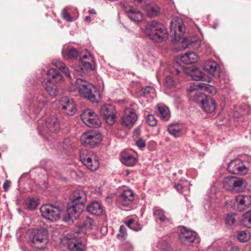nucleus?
<instances>
[{"instance_id":"f257e3e1","label":"nucleus","mask_w":251,"mask_h":251,"mask_svg":"<svg viewBox=\"0 0 251 251\" xmlns=\"http://www.w3.org/2000/svg\"><path fill=\"white\" fill-rule=\"evenodd\" d=\"M146 33L151 39L158 43L167 39L168 37V32L165 27L155 21L147 24Z\"/></svg>"},{"instance_id":"f03ea898","label":"nucleus","mask_w":251,"mask_h":251,"mask_svg":"<svg viewBox=\"0 0 251 251\" xmlns=\"http://www.w3.org/2000/svg\"><path fill=\"white\" fill-rule=\"evenodd\" d=\"M76 84L81 95L92 102L98 103L99 102L100 92L95 86L79 78L76 79Z\"/></svg>"},{"instance_id":"7ed1b4c3","label":"nucleus","mask_w":251,"mask_h":251,"mask_svg":"<svg viewBox=\"0 0 251 251\" xmlns=\"http://www.w3.org/2000/svg\"><path fill=\"white\" fill-rule=\"evenodd\" d=\"M29 239L33 247L44 249L48 243V232L44 228L32 229L30 231Z\"/></svg>"},{"instance_id":"20e7f679","label":"nucleus","mask_w":251,"mask_h":251,"mask_svg":"<svg viewBox=\"0 0 251 251\" xmlns=\"http://www.w3.org/2000/svg\"><path fill=\"white\" fill-rule=\"evenodd\" d=\"M175 71L180 76H182L183 74H186L191 76L192 79L197 81H203L210 82L212 80L210 77L198 68L187 67L180 65L179 68H176Z\"/></svg>"},{"instance_id":"39448f33","label":"nucleus","mask_w":251,"mask_h":251,"mask_svg":"<svg viewBox=\"0 0 251 251\" xmlns=\"http://www.w3.org/2000/svg\"><path fill=\"white\" fill-rule=\"evenodd\" d=\"M224 188L232 192H242L246 189L247 183L245 179L234 176L225 177L223 180Z\"/></svg>"},{"instance_id":"423d86ee","label":"nucleus","mask_w":251,"mask_h":251,"mask_svg":"<svg viewBox=\"0 0 251 251\" xmlns=\"http://www.w3.org/2000/svg\"><path fill=\"white\" fill-rule=\"evenodd\" d=\"M63 210L64 207L62 205L48 204L42 205L40 208L42 216L51 222L58 220Z\"/></svg>"},{"instance_id":"0eeeda50","label":"nucleus","mask_w":251,"mask_h":251,"mask_svg":"<svg viewBox=\"0 0 251 251\" xmlns=\"http://www.w3.org/2000/svg\"><path fill=\"white\" fill-rule=\"evenodd\" d=\"M80 160L90 170L94 171L97 170L100 165L98 156L92 151L82 150L79 153Z\"/></svg>"},{"instance_id":"6e6552de","label":"nucleus","mask_w":251,"mask_h":251,"mask_svg":"<svg viewBox=\"0 0 251 251\" xmlns=\"http://www.w3.org/2000/svg\"><path fill=\"white\" fill-rule=\"evenodd\" d=\"M80 141L83 145L94 148L100 144L102 141V136L101 134L96 130H88L81 135Z\"/></svg>"},{"instance_id":"1a4fd4ad","label":"nucleus","mask_w":251,"mask_h":251,"mask_svg":"<svg viewBox=\"0 0 251 251\" xmlns=\"http://www.w3.org/2000/svg\"><path fill=\"white\" fill-rule=\"evenodd\" d=\"M185 30L183 22L181 19L174 18L170 23V33L176 42H179Z\"/></svg>"},{"instance_id":"9d476101","label":"nucleus","mask_w":251,"mask_h":251,"mask_svg":"<svg viewBox=\"0 0 251 251\" xmlns=\"http://www.w3.org/2000/svg\"><path fill=\"white\" fill-rule=\"evenodd\" d=\"M196 95L198 98L197 100L201 102L202 108L206 113H212L215 110L216 102L212 98L200 92H198Z\"/></svg>"},{"instance_id":"9b49d317","label":"nucleus","mask_w":251,"mask_h":251,"mask_svg":"<svg viewBox=\"0 0 251 251\" xmlns=\"http://www.w3.org/2000/svg\"><path fill=\"white\" fill-rule=\"evenodd\" d=\"M80 117L83 123L89 127H96L100 125L98 115L90 109L83 110Z\"/></svg>"},{"instance_id":"f8f14e48","label":"nucleus","mask_w":251,"mask_h":251,"mask_svg":"<svg viewBox=\"0 0 251 251\" xmlns=\"http://www.w3.org/2000/svg\"><path fill=\"white\" fill-rule=\"evenodd\" d=\"M100 112L108 125H112L116 122L117 112L113 105L109 104L102 105L100 108Z\"/></svg>"},{"instance_id":"ddd939ff","label":"nucleus","mask_w":251,"mask_h":251,"mask_svg":"<svg viewBox=\"0 0 251 251\" xmlns=\"http://www.w3.org/2000/svg\"><path fill=\"white\" fill-rule=\"evenodd\" d=\"M134 200V194L131 190H125L123 191L118 199V204L122 208L126 210V208L131 207Z\"/></svg>"},{"instance_id":"4468645a","label":"nucleus","mask_w":251,"mask_h":251,"mask_svg":"<svg viewBox=\"0 0 251 251\" xmlns=\"http://www.w3.org/2000/svg\"><path fill=\"white\" fill-rule=\"evenodd\" d=\"M59 107L63 113L69 116L74 115L76 112V105L71 99L67 97H62L59 101Z\"/></svg>"},{"instance_id":"2eb2a0df","label":"nucleus","mask_w":251,"mask_h":251,"mask_svg":"<svg viewBox=\"0 0 251 251\" xmlns=\"http://www.w3.org/2000/svg\"><path fill=\"white\" fill-rule=\"evenodd\" d=\"M48 101V98L44 94H40L34 96L32 103L30 106L29 109L31 112L35 114L39 113Z\"/></svg>"},{"instance_id":"dca6fc26","label":"nucleus","mask_w":251,"mask_h":251,"mask_svg":"<svg viewBox=\"0 0 251 251\" xmlns=\"http://www.w3.org/2000/svg\"><path fill=\"white\" fill-rule=\"evenodd\" d=\"M197 236L196 232L183 227L179 234V239L181 244L189 246L197 239Z\"/></svg>"},{"instance_id":"f3484780","label":"nucleus","mask_w":251,"mask_h":251,"mask_svg":"<svg viewBox=\"0 0 251 251\" xmlns=\"http://www.w3.org/2000/svg\"><path fill=\"white\" fill-rule=\"evenodd\" d=\"M61 243L64 245H67L71 251H83L85 246L82 242L77 240L75 238H69L68 236H64L61 240Z\"/></svg>"},{"instance_id":"a211bd4d","label":"nucleus","mask_w":251,"mask_h":251,"mask_svg":"<svg viewBox=\"0 0 251 251\" xmlns=\"http://www.w3.org/2000/svg\"><path fill=\"white\" fill-rule=\"evenodd\" d=\"M227 169L230 173L237 175H245L248 172V168L240 159L231 161L228 164Z\"/></svg>"},{"instance_id":"6ab92c4d","label":"nucleus","mask_w":251,"mask_h":251,"mask_svg":"<svg viewBox=\"0 0 251 251\" xmlns=\"http://www.w3.org/2000/svg\"><path fill=\"white\" fill-rule=\"evenodd\" d=\"M70 200L74 204L83 207L87 200L86 194L82 190H75L70 195Z\"/></svg>"},{"instance_id":"aec40b11","label":"nucleus","mask_w":251,"mask_h":251,"mask_svg":"<svg viewBox=\"0 0 251 251\" xmlns=\"http://www.w3.org/2000/svg\"><path fill=\"white\" fill-rule=\"evenodd\" d=\"M82 210L83 207L73 203V205L67 209L66 214L63 219L64 222H73L78 217Z\"/></svg>"},{"instance_id":"412c9836","label":"nucleus","mask_w":251,"mask_h":251,"mask_svg":"<svg viewBox=\"0 0 251 251\" xmlns=\"http://www.w3.org/2000/svg\"><path fill=\"white\" fill-rule=\"evenodd\" d=\"M137 119V116L134 110L131 108H127L122 118V124L126 126H132Z\"/></svg>"},{"instance_id":"4be33fe9","label":"nucleus","mask_w":251,"mask_h":251,"mask_svg":"<svg viewBox=\"0 0 251 251\" xmlns=\"http://www.w3.org/2000/svg\"><path fill=\"white\" fill-rule=\"evenodd\" d=\"M180 44L181 48L183 50L190 48L198 49L200 47L201 41L197 36L193 38L186 37L183 39Z\"/></svg>"},{"instance_id":"5701e85b","label":"nucleus","mask_w":251,"mask_h":251,"mask_svg":"<svg viewBox=\"0 0 251 251\" xmlns=\"http://www.w3.org/2000/svg\"><path fill=\"white\" fill-rule=\"evenodd\" d=\"M180 66V64L177 63L175 65L174 68L173 69H168L166 70V73L169 72L170 73V75H167L165 78V85L169 87L170 88H172L175 87L177 83V81L176 80L175 78H174L173 75H179L175 71V69L176 67L179 68Z\"/></svg>"},{"instance_id":"b1692460","label":"nucleus","mask_w":251,"mask_h":251,"mask_svg":"<svg viewBox=\"0 0 251 251\" xmlns=\"http://www.w3.org/2000/svg\"><path fill=\"white\" fill-rule=\"evenodd\" d=\"M47 130L51 132H56L60 129V122L55 115L50 116L45 121Z\"/></svg>"},{"instance_id":"393cba45","label":"nucleus","mask_w":251,"mask_h":251,"mask_svg":"<svg viewBox=\"0 0 251 251\" xmlns=\"http://www.w3.org/2000/svg\"><path fill=\"white\" fill-rule=\"evenodd\" d=\"M128 17L135 22H139L142 20L143 16L141 12L130 6H125L124 8Z\"/></svg>"},{"instance_id":"a878e982","label":"nucleus","mask_w":251,"mask_h":251,"mask_svg":"<svg viewBox=\"0 0 251 251\" xmlns=\"http://www.w3.org/2000/svg\"><path fill=\"white\" fill-rule=\"evenodd\" d=\"M236 202L239 205L238 210L242 211L245 207L251 205V197L248 195H239L236 198Z\"/></svg>"},{"instance_id":"bb28decb","label":"nucleus","mask_w":251,"mask_h":251,"mask_svg":"<svg viewBox=\"0 0 251 251\" xmlns=\"http://www.w3.org/2000/svg\"><path fill=\"white\" fill-rule=\"evenodd\" d=\"M156 113L159 118L164 121H167L171 117V112L168 107L163 103L157 106Z\"/></svg>"},{"instance_id":"cd10ccee","label":"nucleus","mask_w":251,"mask_h":251,"mask_svg":"<svg viewBox=\"0 0 251 251\" xmlns=\"http://www.w3.org/2000/svg\"><path fill=\"white\" fill-rule=\"evenodd\" d=\"M204 68L215 77H218L220 75L219 65L215 61H208L206 62L204 65Z\"/></svg>"},{"instance_id":"c85d7f7f","label":"nucleus","mask_w":251,"mask_h":251,"mask_svg":"<svg viewBox=\"0 0 251 251\" xmlns=\"http://www.w3.org/2000/svg\"><path fill=\"white\" fill-rule=\"evenodd\" d=\"M102 208L101 203L97 201H94L89 203L86 207V211L94 215L100 216L102 213Z\"/></svg>"},{"instance_id":"c756f323","label":"nucleus","mask_w":251,"mask_h":251,"mask_svg":"<svg viewBox=\"0 0 251 251\" xmlns=\"http://www.w3.org/2000/svg\"><path fill=\"white\" fill-rule=\"evenodd\" d=\"M199 58L198 54L193 51L187 52L180 55L181 61L186 64L196 63L198 61Z\"/></svg>"},{"instance_id":"7c9ffc66","label":"nucleus","mask_w":251,"mask_h":251,"mask_svg":"<svg viewBox=\"0 0 251 251\" xmlns=\"http://www.w3.org/2000/svg\"><path fill=\"white\" fill-rule=\"evenodd\" d=\"M47 81L49 82H57L62 79V76L60 73L55 69H50L48 71Z\"/></svg>"},{"instance_id":"2f4dec72","label":"nucleus","mask_w":251,"mask_h":251,"mask_svg":"<svg viewBox=\"0 0 251 251\" xmlns=\"http://www.w3.org/2000/svg\"><path fill=\"white\" fill-rule=\"evenodd\" d=\"M121 161L126 166H132L136 164L137 160L132 155L126 152H122L121 153Z\"/></svg>"},{"instance_id":"473e14b6","label":"nucleus","mask_w":251,"mask_h":251,"mask_svg":"<svg viewBox=\"0 0 251 251\" xmlns=\"http://www.w3.org/2000/svg\"><path fill=\"white\" fill-rule=\"evenodd\" d=\"M80 67L76 70V73L80 75H83L85 72L87 71H93L94 69V66L89 62L84 60H81L80 63Z\"/></svg>"},{"instance_id":"72a5a7b5","label":"nucleus","mask_w":251,"mask_h":251,"mask_svg":"<svg viewBox=\"0 0 251 251\" xmlns=\"http://www.w3.org/2000/svg\"><path fill=\"white\" fill-rule=\"evenodd\" d=\"M153 217L156 222L161 223L166 222L169 220L165 215L163 210L159 207H155L153 209Z\"/></svg>"},{"instance_id":"f704fd0d","label":"nucleus","mask_w":251,"mask_h":251,"mask_svg":"<svg viewBox=\"0 0 251 251\" xmlns=\"http://www.w3.org/2000/svg\"><path fill=\"white\" fill-rule=\"evenodd\" d=\"M182 128L181 125L178 123H175L170 125L168 126V131L169 133L174 136L175 137L177 138L179 137V132Z\"/></svg>"},{"instance_id":"c9c22d12","label":"nucleus","mask_w":251,"mask_h":251,"mask_svg":"<svg viewBox=\"0 0 251 251\" xmlns=\"http://www.w3.org/2000/svg\"><path fill=\"white\" fill-rule=\"evenodd\" d=\"M52 64L54 66L61 71L66 76L71 78V75L68 68L66 67L65 64L63 62L58 60H54L52 61Z\"/></svg>"},{"instance_id":"e433bc0d","label":"nucleus","mask_w":251,"mask_h":251,"mask_svg":"<svg viewBox=\"0 0 251 251\" xmlns=\"http://www.w3.org/2000/svg\"><path fill=\"white\" fill-rule=\"evenodd\" d=\"M97 226L96 222L91 218L87 217L84 220L82 225V228L85 230H92Z\"/></svg>"},{"instance_id":"4c0bfd02","label":"nucleus","mask_w":251,"mask_h":251,"mask_svg":"<svg viewBox=\"0 0 251 251\" xmlns=\"http://www.w3.org/2000/svg\"><path fill=\"white\" fill-rule=\"evenodd\" d=\"M159 7L156 5H148L146 9L147 15L148 17H153L159 12Z\"/></svg>"},{"instance_id":"58836bf2","label":"nucleus","mask_w":251,"mask_h":251,"mask_svg":"<svg viewBox=\"0 0 251 251\" xmlns=\"http://www.w3.org/2000/svg\"><path fill=\"white\" fill-rule=\"evenodd\" d=\"M62 54L64 58H76L79 55V52L74 48L68 50H63Z\"/></svg>"},{"instance_id":"ea45409f","label":"nucleus","mask_w":251,"mask_h":251,"mask_svg":"<svg viewBox=\"0 0 251 251\" xmlns=\"http://www.w3.org/2000/svg\"><path fill=\"white\" fill-rule=\"evenodd\" d=\"M126 224L129 228L136 231H140L142 228V225L132 219H129L126 223Z\"/></svg>"},{"instance_id":"a19ab883","label":"nucleus","mask_w":251,"mask_h":251,"mask_svg":"<svg viewBox=\"0 0 251 251\" xmlns=\"http://www.w3.org/2000/svg\"><path fill=\"white\" fill-rule=\"evenodd\" d=\"M38 201L33 198H28L25 201V206L28 210H32L36 208Z\"/></svg>"},{"instance_id":"79ce46f5","label":"nucleus","mask_w":251,"mask_h":251,"mask_svg":"<svg viewBox=\"0 0 251 251\" xmlns=\"http://www.w3.org/2000/svg\"><path fill=\"white\" fill-rule=\"evenodd\" d=\"M237 237L240 242H246L250 240L251 234L248 231H240L237 234Z\"/></svg>"},{"instance_id":"37998d69","label":"nucleus","mask_w":251,"mask_h":251,"mask_svg":"<svg viewBox=\"0 0 251 251\" xmlns=\"http://www.w3.org/2000/svg\"><path fill=\"white\" fill-rule=\"evenodd\" d=\"M241 222L244 226L251 228V210L246 212L243 215Z\"/></svg>"},{"instance_id":"c03bdc74","label":"nucleus","mask_w":251,"mask_h":251,"mask_svg":"<svg viewBox=\"0 0 251 251\" xmlns=\"http://www.w3.org/2000/svg\"><path fill=\"white\" fill-rule=\"evenodd\" d=\"M203 83L200 82H195L190 83L188 91L190 92H194L196 90L202 89Z\"/></svg>"},{"instance_id":"a18cd8bd","label":"nucleus","mask_w":251,"mask_h":251,"mask_svg":"<svg viewBox=\"0 0 251 251\" xmlns=\"http://www.w3.org/2000/svg\"><path fill=\"white\" fill-rule=\"evenodd\" d=\"M202 89L212 95H214L217 92L216 89L215 87L204 83H203Z\"/></svg>"},{"instance_id":"49530a36","label":"nucleus","mask_w":251,"mask_h":251,"mask_svg":"<svg viewBox=\"0 0 251 251\" xmlns=\"http://www.w3.org/2000/svg\"><path fill=\"white\" fill-rule=\"evenodd\" d=\"M45 87L48 93L51 97H55L56 96H57L58 94V90L56 86H46Z\"/></svg>"},{"instance_id":"de8ad7c7","label":"nucleus","mask_w":251,"mask_h":251,"mask_svg":"<svg viewBox=\"0 0 251 251\" xmlns=\"http://www.w3.org/2000/svg\"><path fill=\"white\" fill-rule=\"evenodd\" d=\"M235 215L233 213L228 214L226 219V224L227 226L231 227L235 222Z\"/></svg>"},{"instance_id":"09e8293b","label":"nucleus","mask_w":251,"mask_h":251,"mask_svg":"<svg viewBox=\"0 0 251 251\" xmlns=\"http://www.w3.org/2000/svg\"><path fill=\"white\" fill-rule=\"evenodd\" d=\"M146 122L150 126H155L157 124V120L152 114H149L147 115Z\"/></svg>"},{"instance_id":"8fccbe9b","label":"nucleus","mask_w":251,"mask_h":251,"mask_svg":"<svg viewBox=\"0 0 251 251\" xmlns=\"http://www.w3.org/2000/svg\"><path fill=\"white\" fill-rule=\"evenodd\" d=\"M127 236L126 227L122 225L120 227L119 233L118 234L117 236L118 238L121 239H124Z\"/></svg>"},{"instance_id":"3c124183","label":"nucleus","mask_w":251,"mask_h":251,"mask_svg":"<svg viewBox=\"0 0 251 251\" xmlns=\"http://www.w3.org/2000/svg\"><path fill=\"white\" fill-rule=\"evenodd\" d=\"M154 89L150 86H147L145 88H142L140 92V95L143 97H147L148 95L152 92Z\"/></svg>"},{"instance_id":"603ef678","label":"nucleus","mask_w":251,"mask_h":251,"mask_svg":"<svg viewBox=\"0 0 251 251\" xmlns=\"http://www.w3.org/2000/svg\"><path fill=\"white\" fill-rule=\"evenodd\" d=\"M62 18L66 21L67 22H72L73 19L71 15L67 12V10L66 8H64L62 11Z\"/></svg>"},{"instance_id":"864d4df0","label":"nucleus","mask_w":251,"mask_h":251,"mask_svg":"<svg viewBox=\"0 0 251 251\" xmlns=\"http://www.w3.org/2000/svg\"><path fill=\"white\" fill-rule=\"evenodd\" d=\"M134 2L138 6L144 7L149 3L148 0H133Z\"/></svg>"},{"instance_id":"5fc2aeb1","label":"nucleus","mask_w":251,"mask_h":251,"mask_svg":"<svg viewBox=\"0 0 251 251\" xmlns=\"http://www.w3.org/2000/svg\"><path fill=\"white\" fill-rule=\"evenodd\" d=\"M136 144L140 149H142L146 146V141L142 139H139L136 141Z\"/></svg>"},{"instance_id":"6e6d98bb","label":"nucleus","mask_w":251,"mask_h":251,"mask_svg":"<svg viewBox=\"0 0 251 251\" xmlns=\"http://www.w3.org/2000/svg\"><path fill=\"white\" fill-rule=\"evenodd\" d=\"M174 187L178 191V192H179L180 193H182L183 187L180 184H179V183L175 184L174 185Z\"/></svg>"},{"instance_id":"4d7b16f0","label":"nucleus","mask_w":251,"mask_h":251,"mask_svg":"<svg viewBox=\"0 0 251 251\" xmlns=\"http://www.w3.org/2000/svg\"><path fill=\"white\" fill-rule=\"evenodd\" d=\"M10 181L6 180L3 185V188L5 191H7L10 186Z\"/></svg>"},{"instance_id":"13d9d810","label":"nucleus","mask_w":251,"mask_h":251,"mask_svg":"<svg viewBox=\"0 0 251 251\" xmlns=\"http://www.w3.org/2000/svg\"><path fill=\"white\" fill-rule=\"evenodd\" d=\"M68 140H66L64 143H63L62 146L63 148L65 151H68L71 148V145L70 144L67 145Z\"/></svg>"},{"instance_id":"bf43d9fd","label":"nucleus","mask_w":251,"mask_h":251,"mask_svg":"<svg viewBox=\"0 0 251 251\" xmlns=\"http://www.w3.org/2000/svg\"><path fill=\"white\" fill-rule=\"evenodd\" d=\"M38 129L39 131V133L42 135L44 136L45 134V133L46 132V130L41 126H38Z\"/></svg>"},{"instance_id":"052dcab7","label":"nucleus","mask_w":251,"mask_h":251,"mask_svg":"<svg viewBox=\"0 0 251 251\" xmlns=\"http://www.w3.org/2000/svg\"><path fill=\"white\" fill-rule=\"evenodd\" d=\"M85 59H88L89 60H91V56L87 55H83L82 57L80 59V63L81 62V60H83Z\"/></svg>"},{"instance_id":"680f3d73","label":"nucleus","mask_w":251,"mask_h":251,"mask_svg":"<svg viewBox=\"0 0 251 251\" xmlns=\"http://www.w3.org/2000/svg\"><path fill=\"white\" fill-rule=\"evenodd\" d=\"M85 20L87 22H91V17L90 16H86L85 17Z\"/></svg>"},{"instance_id":"e2e57ef3","label":"nucleus","mask_w":251,"mask_h":251,"mask_svg":"<svg viewBox=\"0 0 251 251\" xmlns=\"http://www.w3.org/2000/svg\"><path fill=\"white\" fill-rule=\"evenodd\" d=\"M88 13L90 14H95L96 11L94 9H91V10H89Z\"/></svg>"},{"instance_id":"0e129e2a","label":"nucleus","mask_w":251,"mask_h":251,"mask_svg":"<svg viewBox=\"0 0 251 251\" xmlns=\"http://www.w3.org/2000/svg\"><path fill=\"white\" fill-rule=\"evenodd\" d=\"M230 251H239V250L237 247L235 246L232 248Z\"/></svg>"},{"instance_id":"69168bd1","label":"nucleus","mask_w":251,"mask_h":251,"mask_svg":"<svg viewBox=\"0 0 251 251\" xmlns=\"http://www.w3.org/2000/svg\"><path fill=\"white\" fill-rule=\"evenodd\" d=\"M170 247H169L168 245L166 244V248H163V250H165L167 251H169Z\"/></svg>"},{"instance_id":"338daca9","label":"nucleus","mask_w":251,"mask_h":251,"mask_svg":"<svg viewBox=\"0 0 251 251\" xmlns=\"http://www.w3.org/2000/svg\"><path fill=\"white\" fill-rule=\"evenodd\" d=\"M138 130H135V133H137H137H138Z\"/></svg>"},{"instance_id":"774afa93","label":"nucleus","mask_w":251,"mask_h":251,"mask_svg":"<svg viewBox=\"0 0 251 251\" xmlns=\"http://www.w3.org/2000/svg\"><path fill=\"white\" fill-rule=\"evenodd\" d=\"M250 190L251 191V185H250Z\"/></svg>"}]
</instances>
